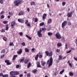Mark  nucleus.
<instances>
[{"label": "nucleus", "mask_w": 77, "mask_h": 77, "mask_svg": "<svg viewBox=\"0 0 77 77\" xmlns=\"http://www.w3.org/2000/svg\"><path fill=\"white\" fill-rule=\"evenodd\" d=\"M67 24V21H64L62 24V28H64V27Z\"/></svg>", "instance_id": "423d86ee"}, {"label": "nucleus", "mask_w": 77, "mask_h": 77, "mask_svg": "<svg viewBox=\"0 0 77 77\" xmlns=\"http://www.w3.org/2000/svg\"><path fill=\"white\" fill-rule=\"evenodd\" d=\"M55 36L56 37L57 39H60L62 38V36H61V35L58 32H57L56 33Z\"/></svg>", "instance_id": "20e7f679"}, {"label": "nucleus", "mask_w": 77, "mask_h": 77, "mask_svg": "<svg viewBox=\"0 0 77 77\" xmlns=\"http://www.w3.org/2000/svg\"><path fill=\"white\" fill-rule=\"evenodd\" d=\"M72 50H70V51H68L67 52V53H71V52Z\"/></svg>", "instance_id": "5fc2aeb1"}, {"label": "nucleus", "mask_w": 77, "mask_h": 77, "mask_svg": "<svg viewBox=\"0 0 77 77\" xmlns=\"http://www.w3.org/2000/svg\"><path fill=\"white\" fill-rule=\"evenodd\" d=\"M14 3L15 6H18L19 4L23 3L22 0H16L14 2Z\"/></svg>", "instance_id": "f03ea898"}, {"label": "nucleus", "mask_w": 77, "mask_h": 77, "mask_svg": "<svg viewBox=\"0 0 77 77\" xmlns=\"http://www.w3.org/2000/svg\"><path fill=\"white\" fill-rule=\"evenodd\" d=\"M29 62V60L27 59H26L25 60L24 62L25 63H27V62Z\"/></svg>", "instance_id": "2f4dec72"}, {"label": "nucleus", "mask_w": 77, "mask_h": 77, "mask_svg": "<svg viewBox=\"0 0 77 77\" xmlns=\"http://www.w3.org/2000/svg\"><path fill=\"white\" fill-rule=\"evenodd\" d=\"M8 29H9V27H8V25L6 26L5 30H8Z\"/></svg>", "instance_id": "58836bf2"}, {"label": "nucleus", "mask_w": 77, "mask_h": 77, "mask_svg": "<svg viewBox=\"0 0 77 77\" xmlns=\"http://www.w3.org/2000/svg\"><path fill=\"white\" fill-rule=\"evenodd\" d=\"M21 45H23V46H25V45H26L25 44V43L23 42V43H22L21 44Z\"/></svg>", "instance_id": "a18cd8bd"}, {"label": "nucleus", "mask_w": 77, "mask_h": 77, "mask_svg": "<svg viewBox=\"0 0 77 77\" xmlns=\"http://www.w3.org/2000/svg\"><path fill=\"white\" fill-rule=\"evenodd\" d=\"M23 52V51L22 50V49H20L19 50V51H18L17 52V54H21V53H22V52Z\"/></svg>", "instance_id": "9b49d317"}, {"label": "nucleus", "mask_w": 77, "mask_h": 77, "mask_svg": "<svg viewBox=\"0 0 77 77\" xmlns=\"http://www.w3.org/2000/svg\"><path fill=\"white\" fill-rule=\"evenodd\" d=\"M69 75H70V76H72L73 75V73L70 72L69 73Z\"/></svg>", "instance_id": "7c9ffc66"}, {"label": "nucleus", "mask_w": 77, "mask_h": 77, "mask_svg": "<svg viewBox=\"0 0 77 77\" xmlns=\"http://www.w3.org/2000/svg\"><path fill=\"white\" fill-rule=\"evenodd\" d=\"M24 60V57H23L22 59H20V62H23Z\"/></svg>", "instance_id": "f3484780"}, {"label": "nucleus", "mask_w": 77, "mask_h": 77, "mask_svg": "<svg viewBox=\"0 0 77 77\" xmlns=\"http://www.w3.org/2000/svg\"><path fill=\"white\" fill-rule=\"evenodd\" d=\"M62 55H60L59 56L58 60H62Z\"/></svg>", "instance_id": "4be33fe9"}, {"label": "nucleus", "mask_w": 77, "mask_h": 77, "mask_svg": "<svg viewBox=\"0 0 77 77\" xmlns=\"http://www.w3.org/2000/svg\"><path fill=\"white\" fill-rule=\"evenodd\" d=\"M4 13V11H2L1 12V14H3Z\"/></svg>", "instance_id": "774afa93"}, {"label": "nucleus", "mask_w": 77, "mask_h": 77, "mask_svg": "<svg viewBox=\"0 0 77 77\" xmlns=\"http://www.w3.org/2000/svg\"><path fill=\"white\" fill-rule=\"evenodd\" d=\"M45 54L47 56L49 55V52L46 51L45 52Z\"/></svg>", "instance_id": "412c9836"}, {"label": "nucleus", "mask_w": 77, "mask_h": 77, "mask_svg": "<svg viewBox=\"0 0 77 77\" xmlns=\"http://www.w3.org/2000/svg\"><path fill=\"white\" fill-rule=\"evenodd\" d=\"M31 6H35V2L33 1L31 2L30 4Z\"/></svg>", "instance_id": "aec40b11"}, {"label": "nucleus", "mask_w": 77, "mask_h": 77, "mask_svg": "<svg viewBox=\"0 0 77 77\" xmlns=\"http://www.w3.org/2000/svg\"><path fill=\"white\" fill-rule=\"evenodd\" d=\"M52 22V20H51V19H50L48 20V24H50Z\"/></svg>", "instance_id": "a211bd4d"}, {"label": "nucleus", "mask_w": 77, "mask_h": 77, "mask_svg": "<svg viewBox=\"0 0 77 77\" xmlns=\"http://www.w3.org/2000/svg\"><path fill=\"white\" fill-rule=\"evenodd\" d=\"M9 77V75L8 74H5L3 76V77Z\"/></svg>", "instance_id": "ea45409f"}, {"label": "nucleus", "mask_w": 77, "mask_h": 77, "mask_svg": "<svg viewBox=\"0 0 77 77\" xmlns=\"http://www.w3.org/2000/svg\"><path fill=\"white\" fill-rule=\"evenodd\" d=\"M38 21V18H35V20L34 23H36V22H37Z\"/></svg>", "instance_id": "37998d69"}, {"label": "nucleus", "mask_w": 77, "mask_h": 77, "mask_svg": "<svg viewBox=\"0 0 77 77\" xmlns=\"http://www.w3.org/2000/svg\"><path fill=\"white\" fill-rule=\"evenodd\" d=\"M5 57V54H3L1 56L0 59H2V58H3V57Z\"/></svg>", "instance_id": "49530a36"}, {"label": "nucleus", "mask_w": 77, "mask_h": 77, "mask_svg": "<svg viewBox=\"0 0 77 77\" xmlns=\"http://www.w3.org/2000/svg\"><path fill=\"white\" fill-rule=\"evenodd\" d=\"M31 77L30 73H27V77Z\"/></svg>", "instance_id": "f704fd0d"}, {"label": "nucleus", "mask_w": 77, "mask_h": 77, "mask_svg": "<svg viewBox=\"0 0 77 77\" xmlns=\"http://www.w3.org/2000/svg\"><path fill=\"white\" fill-rule=\"evenodd\" d=\"M44 23L42 22V23H41L40 24V26H44Z\"/></svg>", "instance_id": "c756f323"}, {"label": "nucleus", "mask_w": 77, "mask_h": 77, "mask_svg": "<svg viewBox=\"0 0 77 77\" xmlns=\"http://www.w3.org/2000/svg\"><path fill=\"white\" fill-rule=\"evenodd\" d=\"M39 57V54H37L36 55L35 57V59L36 60H38V57Z\"/></svg>", "instance_id": "6ab92c4d"}, {"label": "nucleus", "mask_w": 77, "mask_h": 77, "mask_svg": "<svg viewBox=\"0 0 77 77\" xmlns=\"http://www.w3.org/2000/svg\"><path fill=\"white\" fill-rule=\"evenodd\" d=\"M8 23V21H3V23L4 24H6V23Z\"/></svg>", "instance_id": "de8ad7c7"}, {"label": "nucleus", "mask_w": 77, "mask_h": 77, "mask_svg": "<svg viewBox=\"0 0 77 77\" xmlns=\"http://www.w3.org/2000/svg\"><path fill=\"white\" fill-rule=\"evenodd\" d=\"M67 44H66L65 45V48H66V49H68V48L67 47Z\"/></svg>", "instance_id": "09e8293b"}, {"label": "nucleus", "mask_w": 77, "mask_h": 77, "mask_svg": "<svg viewBox=\"0 0 77 77\" xmlns=\"http://www.w3.org/2000/svg\"><path fill=\"white\" fill-rule=\"evenodd\" d=\"M52 56H53V52L51 51L49 52V56L51 57L50 59L49 63L48 64V68H50L53 64V58H52Z\"/></svg>", "instance_id": "f257e3e1"}, {"label": "nucleus", "mask_w": 77, "mask_h": 77, "mask_svg": "<svg viewBox=\"0 0 77 77\" xmlns=\"http://www.w3.org/2000/svg\"><path fill=\"white\" fill-rule=\"evenodd\" d=\"M45 17H47V14H44L42 16V19L43 20H44L45 19Z\"/></svg>", "instance_id": "dca6fc26"}, {"label": "nucleus", "mask_w": 77, "mask_h": 77, "mask_svg": "<svg viewBox=\"0 0 77 77\" xmlns=\"http://www.w3.org/2000/svg\"><path fill=\"white\" fill-rule=\"evenodd\" d=\"M19 35H20V36H22V35H23V32H20L19 33Z\"/></svg>", "instance_id": "13d9d810"}, {"label": "nucleus", "mask_w": 77, "mask_h": 77, "mask_svg": "<svg viewBox=\"0 0 77 77\" xmlns=\"http://www.w3.org/2000/svg\"><path fill=\"white\" fill-rule=\"evenodd\" d=\"M42 63V65L43 66H45V65L46 64V62H45L44 61H42L41 62Z\"/></svg>", "instance_id": "2eb2a0df"}, {"label": "nucleus", "mask_w": 77, "mask_h": 77, "mask_svg": "<svg viewBox=\"0 0 77 77\" xmlns=\"http://www.w3.org/2000/svg\"><path fill=\"white\" fill-rule=\"evenodd\" d=\"M36 65L37 68H41V66L40 65V62L39 61L37 62Z\"/></svg>", "instance_id": "6e6552de"}, {"label": "nucleus", "mask_w": 77, "mask_h": 77, "mask_svg": "<svg viewBox=\"0 0 77 77\" xmlns=\"http://www.w3.org/2000/svg\"><path fill=\"white\" fill-rule=\"evenodd\" d=\"M36 71H37V70L36 69H35V70H33L32 71V72L34 73H35V72H36Z\"/></svg>", "instance_id": "79ce46f5"}, {"label": "nucleus", "mask_w": 77, "mask_h": 77, "mask_svg": "<svg viewBox=\"0 0 77 77\" xmlns=\"http://www.w3.org/2000/svg\"><path fill=\"white\" fill-rule=\"evenodd\" d=\"M42 32V30L41 29H40V30L38 31V37H42V34H41Z\"/></svg>", "instance_id": "0eeeda50"}, {"label": "nucleus", "mask_w": 77, "mask_h": 77, "mask_svg": "<svg viewBox=\"0 0 77 77\" xmlns=\"http://www.w3.org/2000/svg\"><path fill=\"white\" fill-rule=\"evenodd\" d=\"M65 4H66V2H63L62 3V6H65Z\"/></svg>", "instance_id": "a19ab883"}, {"label": "nucleus", "mask_w": 77, "mask_h": 77, "mask_svg": "<svg viewBox=\"0 0 77 77\" xmlns=\"http://www.w3.org/2000/svg\"><path fill=\"white\" fill-rule=\"evenodd\" d=\"M42 30H43V31H44L45 32L46 31V28H42Z\"/></svg>", "instance_id": "e433bc0d"}, {"label": "nucleus", "mask_w": 77, "mask_h": 77, "mask_svg": "<svg viewBox=\"0 0 77 77\" xmlns=\"http://www.w3.org/2000/svg\"><path fill=\"white\" fill-rule=\"evenodd\" d=\"M10 74L11 75H18L19 73L16 72L11 71L10 72Z\"/></svg>", "instance_id": "7ed1b4c3"}, {"label": "nucleus", "mask_w": 77, "mask_h": 77, "mask_svg": "<svg viewBox=\"0 0 77 77\" xmlns=\"http://www.w3.org/2000/svg\"><path fill=\"white\" fill-rule=\"evenodd\" d=\"M18 21L19 23H24V20L23 19H18Z\"/></svg>", "instance_id": "ddd939ff"}, {"label": "nucleus", "mask_w": 77, "mask_h": 77, "mask_svg": "<svg viewBox=\"0 0 77 77\" xmlns=\"http://www.w3.org/2000/svg\"><path fill=\"white\" fill-rule=\"evenodd\" d=\"M5 49H3V50H2V51H1V53H5Z\"/></svg>", "instance_id": "4c0bfd02"}, {"label": "nucleus", "mask_w": 77, "mask_h": 77, "mask_svg": "<svg viewBox=\"0 0 77 77\" xmlns=\"http://www.w3.org/2000/svg\"><path fill=\"white\" fill-rule=\"evenodd\" d=\"M17 57H18V55H14L13 57L12 60H14Z\"/></svg>", "instance_id": "4468645a"}, {"label": "nucleus", "mask_w": 77, "mask_h": 77, "mask_svg": "<svg viewBox=\"0 0 77 77\" xmlns=\"http://www.w3.org/2000/svg\"><path fill=\"white\" fill-rule=\"evenodd\" d=\"M39 58H42V55L41 54H39Z\"/></svg>", "instance_id": "603ef678"}, {"label": "nucleus", "mask_w": 77, "mask_h": 77, "mask_svg": "<svg viewBox=\"0 0 77 77\" xmlns=\"http://www.w3.org/2000/svg\"><path fill=\"white\" fill-rule=\"evenodd\" d=\"M15 21L12 22L11 24V28H14V26H15Z\"/></svg>", "instance_id": "9d476101"}, {"label": "nucleus", "mask_w": 77, "mask_h": 77, "mask_svg": "<svg viewBox=\"0 0 77 77\" xmlns=\"http://www.w3.org/2000/svg\"><path fill=\"white\" fill-rule=\"evenodd\" d=\"M5 0H0V3L1 4H3V1Z\"/></svg>", "instance_id": "c03bdc74"}, {"label": "nucleus", "mask_w": 77, "mask_h": 77, "mask_svg": "<svg viewBox=\"0 0 77 77\" xmlns=\"http://www.w3.org/2000/svg\"><path fill=\"white\" fill-rule=\"evenodd\" d=\"M5 63H7V65H11V63L9 62V60H5Z\"/></svg>", "instance_id": "1a4fd4ad"}, {"label": "nucleus", "mask_w": 77, "mask_h": 77, "mask_svg": "<svg viewBox=\"0 0 77 77\" xmlns=\"http://www.w3.org/2000/svg\"><path fill=\"white\" fill-rule=\"evenodd\" d=\"M55 51L56 52H57V53H60V49H57Z\"/></svg>", "instance_id": "473e14b6"}, {"label": "nucleus", "mask_w": 77, "mask_h": 77, "mask_svg": "<svg viewBox=\"0 0 77 77\" xmlns=\"http://www.w3.org/2000/svg\"><path fill=\"white\" fill-rule=\"evenodd\" d=\"M27 26H28L29 27H30V24L29 23H27Z\"/></svg>", "instance_id": "bf43d9fd"}, {"label": "nucleus", "mask_w": 77, "mask_h": 77, "mask_svg": "<svg viewBox=\"0 0 77 77\" xmlns=\"http://www.w3.org/2000/svg\"><path fill=\"white\" fill-rule=\"evenodd\" d=\"M31 66V63H29L27 66L28 68H29Z\"/></svg>", "instance_id": "393cba45"}, {"label": "nucleus", "mask_w": 77, "mask_h": 77, "mask_svg": "<svg viewBox=\"0 0 77 77\" xmlns=\"http://www.w3.org/2000/svg\"><path fill=\"white\" fill-rule=\"evenodd\" d=\"M3 75H3V73H0V77H2H2H3Z\"/></svg>", "instance_id": "3c124183"}, {"label": "nucleus", "mask_w": 77, "mask_h": 77, "mask_svg": "<svg viewBox=\"0 0 77 77\" xmlns=\"http://www.w3.org/2000/svg\"><path fill=\"white\" fill-rule=\"evenodd\" d=\"M48 35L49 36H51V35H53V33H52V32H48Z\"/></svg>", "instance_id": "c85d7f7f"}, {"label": "nucleus", "mask_w": 77, "mask_h": 77, "mask_svg": "<svg viewBox=\"0 0 77 77\" xmlns=\"http://www.w3.org/2000/svg\"><path fill=\"white\" fill-rule=\"evenodd\" d=\"M5 18V15H2L0 17L1 19H3Z\"/></svg>", "instance_id": "72a5a7b5"}, {"label": "nucleus", "mask_w": 77, "mask_h": 77, "mask_svg": "<svg viewBox=\"0 0 77 77\" xmlns=\"http://www.w3.org/2000/svg\"><path fill=\"white\" fill-rule=\"evenodd\" d=\"M62 43H57V47H61V46H62Z\"/></svg>", "instance_id": "5701e85b"}, {"label": "nucleus", "mask_w": 77, "mask_h": 77, "mask_svg": "<svg viewBox=\"0 0 77 77\" xmlns=\"http://www.w3.org/2000/svg\"><path fill=\"white\" fill-rule=\"evenodd\" d=\"M25 50L26 52H27V53H29V49H27V48H25Z\"/></svg>", "instance_id": "b1692460"}, {"label": "nucleus", "mask_w": 77, "mask_h": 77, "mask_svg": "<svg viewBox=\"0 0 77 77\" xmlns=\"http://www.w3.org/2000/svg\"><path fill=\"white\" fill-rule=\"evenodd\" d=\"M69 66H70V67H71V68H72V64H71V63H69Z\"/></svg>", "instance_id": "6e6d98bb"}, {"label": "nucleus", "mask_w": 77, "mask_h": 77, "mask_svg": "<svg viewBox=\"0 0 77 77\" xmlns=\"http://www.w3.org/2000/svg\"><path fill=\"white\" fill-rule=\"evenodd\" d=\"M20 67V65H17L16 66V68H18Z\"/></svg>", "instance_id": "864d4df0"}, {"label": "nucleus", "mask_w": 77, "mask_h": 77, "mask_svg": "<svg viewBox=\"0 0 77 77\" xmlns=\"http://www.w3.org/2000/svg\"><path fill=\"white\" fill-rule=\"evenodd\" d=\"M68 25H69V26H71V22H69L68 23Z\"/></svg>", "instance_id": "052dcab7"}, {"label": "nucleus", "mask_w": 77, "mask_h": 77, "mask_svg": "<svg viewBox=\"0 0 77 77\" xmlns=\"http://www.w3.org/2000/svg\"><path fill=\"white\" fill-rule=\"evenodd\" d=\"M49 62H50V60H48L47 61V64H48V63H49Z\"/></svg>", "instance_id": "0e129e2a"}, {"label": "nucleus", "mask_w": 77, "mask_h": 77, "mask_svg": "<svg viewBox=\"0 0 77 77\" xmlns=\"http://www.w3.org/2000/svg\"><path fill=\"white\" fill-rule=\"evenodd\" d=\"M64 71H65V70L63 69L61 72H60V74H63V72H64Z\"/></svg>", "instance_id": "bb28decb"}, {"label": "nucleus", "mask_w": 77, "mask_h": 77, "mask_svg": "<svg viewBox=\"0 0 77 77\" xmlns=\"http://www.w3.org/2000/svg\"><path fill=\"white\" fill-rule=\"evenodd\" d=\"M23 76V74H20L19 75V77H22Z\"/></svg>", "instance_id": "680f3d73"}, {"label": "nucleus", "mask_w": 77, "mask_h": 77, "mask_svg": "<svg viewBox=\"0 0 77 77\" xmlns=\"http://www.w3.org/2000/svg\"><path fill=\"white\" fill-rule=\"evenodd\" d=\"M3 39L5 41H7V38L5 37H4L3 38Z\"/></svg>", "instance_id": "c9c22d12"}, {"label": "nucleus", "mask_w": 77, "mask_h": 77, "mask_svg": "<svg viewBox=\"0 0 77 77\" xmlns=\"http://www.w3.org/2000/svg\"><path fill=\"white\" fill-rule=\"evenodd\" d=\"M8 18L9 19H10V18H11V16H8Z\"/></svg>", "instance_id": "69168bd1"}, {"label": "nucleus", "mask_w": 77, "mask_h": 77, "mask_svg": "<svg viewBox=\"0 0 77 77\" xmlns=\"http://www.w3.org/2000/svg\"><path fill=\"white\" fill-rule=\"evenodd\" d=\"M27 11L28 12H30V9H29V8H28L27 9Z\"/></svg>", "instance_id": "e2e57ef3"}, {"label": "nucleus", "mask_w": 77, "mask_h": 77, "mask_svg": "<svg viewBox=\"0 0 77 77\" xmlns=\"http://www.w3.org/2000/svg\"><path fill=\"white\" fill-rule=\"evenodd\" d=\"M10 46H14V45L13 44V42H11L9 44Z\"/></svg>", "instance_id": "a878e982"}, {"label": "nucleus", "mask_w": 77, "mask_h": 77, "mask_svg": "<svg viewBox=\"0 0 77 77\" xmlns=\"http://www.w3.org/2000/svg\"><path fill=\"white\" fill-rule=\"evenodd\" d=\"M28 23H29V21L28 20H26L25 21V24H28Z\"/></svg>", "instance_id": "4d7b16f0"}, {"label": "nucleus", "mask_w": 77, "mask_h": 77, "mask_svg": "<svg viewBox=\"0 0 77 77\" xmlns=\"http://www.w3.org/2000/svg\"><path fill=\"white\" fill-rule=\"evenodd\" d=\"M26 37H27L29 39H30V40H31L32 39V38H31V37L29 36H28V35H26Z\"/></svg>", "instance_id": "cd10ccee"}, {"label": "nucleus", "mask_w": 77, "mask_h": 77, "mask_svg": "<svg viewBox=\"0 0 77 77\" xmlns=\"http://www.w3.org/2000/svg\"><path fill=\"white\" fill-rule=\"evenodd\" d=\"M74 11H71L70 13H69L67 14L68 17H72V14H74Z\"/></svg>", "instance_id": "39448f33"}, {"label": "nucleus", "mask_w": 77, "mask_h": 77, "mask_svg": "<svg viewBox=\"0 0 77 77\" xmlns=\"http://www.w3.org/2000/svg\"><path fill=\"white\" fill-rule=\"evenodd\" d=\"M24 14V11H20L18 13L19 16H21L23 15Z\"/></svg>", "instance_id": "f8f14e48"}, {"label": "nucleus", "mask_w": 77, "mask_h": 77, "mask_svg": "<svg viewBox=\"0 0 77 77\" xmlns=\"http://www.w3.org/2000/svg\"><path fill=\"white\" fill-rule=\"evenodd\" d=\"M5 32V30L3 29H2L1 31V32L2 33Z\"/></svg>", "instance_id": "8fccbe9b"}, {"label": "nucleus", "mask_w": 77, "mask_h": 77, "mask_svg": "<svg viewBox=\"0 0 77 77\" xmlns=\"http://www.w3.org/2000/svg\"><path fill=\"white\" fill-rule=\"evenodd\" d=\"M34 50H35V48H32V52L33 51H34Z\"/></svg>", "instance_id": "338daca9"}]
</instances>
